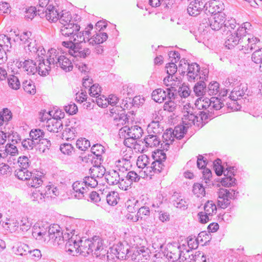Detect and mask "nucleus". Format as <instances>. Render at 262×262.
Returning a JSON list of instances; mask_svg holds the SVG:
<instances>
[{
    "label": "nucleus",
    "mask_w": 262,
    "mask_h": 262,
    "mask_svg": "<svg viewBox=\"0 0 262 262\" xmlns=\"http://www.w3.org/2000/svg\"><path fill=\"white\" fill-rule=\"evenodd\" d=\"M93 26L90 24L85 29L84 31L77 32L72 37V40L62 41V45L68 49V52L71 56L75 58H84L91 53V50L89 48H82L80 43L85 42L91 36V31L93 29Z\"/></svg>",
    "instance_id": "obj_1"
},
{
    "label": "nucleus",
    "mask_w": 262,
    "mask_h": 262,
    "mask_svg": "<svg viewBox=\"0 0 262 262\" xmlns=\"http://www.w3.org/2000/svg\"><path fill=\"white\" fill-rule=\"evenodd\" d=\"M31 32H24L20 35H16L15 41H20V44L23 46L27 55L31 58L40 57L46 55V51L42 46L38 44L36 40L31 37Z\"/></svg>",
    "instance_id": "obj_2"
},
{
    "label": "nucleus",
    "mask_w": 262,
    "mask_h": 262,
    "mask_svg": "<svg viewBox=\"0 0 262 262\" xmlns=\"http://www.w3.org/2000/svg\"><path fill=\"white\" fill-rule=\"evenodd\" d=\"M82 255L86 256L91 254L96 257H105L106 250L104 248L102 240L100 237L95 236L91 239H80Z\"/></svg>",
    "instance_id": "obj_3"
},
{
    "label": "nucleus",
    "mask_w": 262,
    "mask_h": 262,
    "mask_svg": "<svg viewBox=\"0 0 262 262\" xmlns=\"http://www.w3.org/2000/svg\"><path fill=\"white\" fill-rule=\"evenodd\" d=\"M48 61L53 63L54 68L60 67L66 72L71 71L73 68L71 60L55 49L51 48L49 50Z\"/></svg>",
    "instance_id": "obj_4"
},
{
    "label": "nucleus",
    "mask_w": 262,
    "mask_h": 262,
    "mask_svg": "<svg viewBox=\"0 0 262 262\" xmlns=\"http://www.w3.org/2000/svg\"><path fill=\"white\" fill-rule=\"evenodd\" d=\"M50 0H38L37 5L38 15L41 17H46L50 22H55L58 19L59 13L56 8L49 5Z\"/></svg>",
    "instance_id": "obj_5"
},
{
    "label": "nucleus",
    "mask_w": 262,
    "mask_h": 262,
    "mask_svg": "<svg viewBox=\"0 0 262 262\" xmlns=\"http://www.w3.org/2000/svg\"><path fill=\"white\" fill-rule=\"evenodd\" d=\"M48 235L49 239L47 241H51L54 246H60L64 244L65 238L70 236V233L68 232L63 235L60 227L57 224H53L50 226Z\"/></svg>",
    "instance_id": "obj_6"
},
{
    "label": "nucleus",
    "mask_w": 262,
    "mask_h": 262,
    "mask_svg": "<svg viewBox=\"0 0 262 262\" xmlns=\"http://www.w3.org/2000/svg\"><path fill=\"white\" fill-rule=\"evenodd\" d=\"M71 236L68 237V239L65 245L66 251L71 255H77L78 254L82 255V249L81 248V243L80 240L77 242V235L78 234V231L72 229L69 231Z\"/></svg>",
    "instance_id": "obj_7"
},
{
    "label": "nucleus",
    "mask_w": 262,
    "mask_h": 262,
    "mask_svg": "<svg viewBox=\"0 0 262 262\" xmlns=\"http://www.w3.org/2000/svg\"><path fill=\"white\" fill-rule=\"evenodd\" d=\"M217 193V206L224 209L230 205V200L234 199L238 192L232 189L220 188Z\"/></svg>",
    "instance_id": "obj_8"
},
{
    "label": "nucleus",
    "mask_w": 262,
    "mask_h": 262,
    "mask_svg": "<svg viewBox=\"0 0 262 262\" xmlns=\"http://www.w3.org/2000/svg\"><path fill=\"white\" fill-rule=\"evenodd\" d=\"M155 160L151 162L150 167L147 168V171H149L148 175L152 176V172L159 173L163 169L164 164L163 162L166 158V154L163 150H158L153 156Z\"/></svg>",
    "instance_id": "obj_9"
},
{
    "label": "nucleus",
    "mask_w": 262,
    "mask_h": 262,
    "mask_svg": "<svg viewBox=\"0 0 262 262\" xmlns=\"http://www.w3.org/2000/svg\"><path fill=\"white\" fill-rule=\"evenodd\" d=\"M196 100L195 101L194 105L190 103H187L183 107V112L184 113L182 118L183 124L187 125H194L196 115Z\"/></svg>",
    "instance_id": "obj_10"
},
{
    "label": "nucleus",
    "mask_w": 262,
    "mask_h": 262,
    "mask_svg": "<svg viewBox=\"0 0 262 262\" xmlns=\"http://www.w3.org/2000/svg\"><path fill=\"white\" fill-rule=\"evenodd\" d=\"M50 226L47 223L39 222L33 227L32 235L37 240L46 242L49 239L48 230Z\"/></svg>",
    "instance_id": "obj_11"
},
{
    "label": "nucleus",
    "mask_w": 262,
    "mask_h": 262,
    "mask_svg": "<svg viewBox=\"0 0 262 262\" xmlns=\"http://www.w3.org/2000/svg\"><path fill=\"white\" fill-rule=\"evenodd\" d=\"M241 50H243L245 53H249L253 50L257 51L262 49V43L257 37L248 36H245L243 44L241 45Z\"/></svg>",
    "instance_id": "obj_12"
},
{
    "label": "nucleus",
    "mask_w": 262,
    "mask_h": 262,
    "mask_svg": "<svg viewBox=\"0 0 262 262\" xmlns=\"http://www.w3.org/2000/svg\"><path fill=\"white\" fill-rule=\"evenodd\" d=\"M143 134V130L139 125H135L129 127L124 126L119 129V134L120 137H129V138L135 140L140 138Z\"/></svg>",
    "instance_id": "obj_13"
},
{
    "label": "nucleus",
    "mask_w": 262,
    "mask_h": 262,
    "mask_svg": "<svg viewBox=\"0 0 262 262\" xmlns=\"http://www.w3.org/2000/svg\"><path fill=\"white\" fill-rule=\"evenodd\" d=\"M209 70L206 67L201 68L198 64V76H199V81L198 82V97L204 95L206 92V84L208 77Z\"/></svg>",
    "instance_id": "obj_14"
},
{
    "label": "nucleus",
    "mask_w": 262,
    "mask_h": 262,
    "mask_svg": "<svg viewBox=\"0 0 262 262\" xmlns=\"http://www.w3.org/2000/svg\"><path fill=\"white\" fill-rule=\"evenodd\" d=\"M180 247L176 243L168 244L163 252L164 256L172 261L178 260L181 256Z\"/></svg>",
    "instance_id": "obj_15"
},
{
    "label": "nucleus",
    "mask_w": 262,
    "mask_h": 262,
    "mask_svg": "<svg viewBox=\"0 0 262 262\" xmlns=\"http://www.w3.org/2000/svg\"><path fill=\"white\" fill-rule=\"evenodd\" d=\"M45 55H41L40 57H37L38 61H39L37 68V72L40 75L46 76L49 74V72L51 70L52 68L53 67V63L52 62H49V50L47 53V58L45 61Z\"/></svg>",
    "instance_id": "obj_16"
},
{
    "label": "nucleus",
    "mask_w": 262,
    "mask_h": 262,
    "mask_svg": "<svg viewBox=\"0 0 262 262\" xmlns=\"http://www.w3.org/2000/svg\"><path fill=\"white\" fill-rule=\"evenodd\" d=\"M247 90L248 88L247 84L241 83L237 86L233 88V91L231 92L230 95L228 97V98L233 101L232 109L234 110H237L238 109L236 106H234V105L236 104V101L239 99V97H241L246 94Z\"/></svg>",
    "instance_id": "obj_17"
},
{
    "label": "nucleus",
    "mask_w": 262,
    "mask_h": 262,
    "mask_svg": "<svg viewBox=\"0 0 262 262\" xmlns=\"http://www.w3.org/2000/svg\"><path fill=\"white\" fill-rule=\"evenodd\" d=\"M79 123L75 119H71L66 125V128L62 133L63 138L67 140H73L77 136L79 130Z\"/></svg>",
    "instance_id": "obj_18"
},
{
    "label": "nucleus",
    "mask_w": 262,
    "mask_h": 262,
    "mask_svg": "<svg viewBox=\"0 0 262 262\" xmlns=\"http://www.w3.org/2000/svg\"><path fill=\"white\" fill-rule=\"evenodd\" d=\"M207 164L206 158L201 155L198 156V168H199L202 174L200 179H203L206 183L207 181H210L212 177L210 169L206 167Z\"/></svg>",
    "instance_id": "obj_19"
},
{
    "label": "nucleus",
    "mask_w": 262,
    "mask_h": 262,
    "mask_svg": "<svg viewBox=\"0 0 262 262\" xmlns=\"http://www.w3.org/2000/svg\"><path fill=\"white\" fill-rule=\"evenodd\" d=\"M84 182L82 181L75 182L72 185V193L74 197L77 199L86 198V195L90 191V188L85 186Z\"/></svg>",
    "instance_id": "obj_20"
},
{
    "label": "nucleus",
    "mask_w": 262,
    "mask_h": 262,
    "mask_svg": "<svg viewBox=\"0 0 262 262\" xmlns=\"http://www.w3.org/2000/svg\"><path fill=\"white\" fill-rule=\"evenodd\" d=\"M112 251L116 252L118 259H125L128 257L130 246L126 242H119L114 244L112 247Z\"/></svg>",
    "instance_id": "obj_21"
},
{
    "label": "nucleus",
    "mask_w": 262,
    "mask_h": 262,
    "mask_svg": "<svg viewBox=\"0 0 262 262\" xmlns=\"http://www.w3.org/2000/svg\"><path fill=\"white\" fill-rule=\"evenodd\" d=\"M203 9L210 16L213 14L216 15V13H220L224 9V5L219 1L213 0L208 3H205Z\"/></svg>",
    "instance_id": "obj_22"
},
{
    "label": "nucleus",
    "mask_w": 262,
    "mask_h": 262,
    "mask_svg": "<svg viewBox=\"0 0 262 262\" xmlns=\"http://www.w3.org/2000/svg\"><path fill=\"white\" fill-rule=\"evenodd\" d=\"M149 258V250L144 247L137 248L132 255V259L135 262H146Z\"/></svg>",
    "instance_id": "obj_23"
},
{
    "label": "nucleus",
    "mask_w": 262,
    "mask_h": 262,
    "mask_svg": "<svg viewBox=\"0 0 262 262\" xmlns=\"http://www.w3.org/2000/svg\"><path fill=\"white\" fill-rule=\"evenodd\" d=\"M210 16V15L204 10H201L199 13H198V20L199 22L198 30L201 32H204L209 29Z\"/></svg>",
    "instance_id": "obj_24"
},
{
    "label": "nucleus",
    "mask_w": 262,
    "mask_h": 262,
    "mask_svg": "<svg viewBox=\"0 0 262 262\" xmlns=\"http://www.w3.org/2000/svg\"><path fill=\"white\" fill-rule=\"evenodd\" d=\"M245 37L243 35L238 34V31L237 30V32L230 34L227 37L225 41L226 47L230 49L238 43L242 45L243 44Z\"/></svg>",
    "instance_id": "obj_25"
},
{
    "label": "nucleus",
    "mask_w": 262,
    "mask_h": 262,
    "mask_svg": "<svg viewBox=\"0 0 262 262\" xmlns=\"http://www.w3.org/2000/svg\"><path fill=\"white\" fill-rule=\"evenodd\" d=\"M80 27L74 21L67 24L64 26H61L60 32L62 35L67 37H69L70 39H72V37L77 32L79 31Z\"/></svg>",
    "instance_id": "obj_26"
},
{
    "label": "nucleus",
    "mask_w": 262,
    "mask_h": 262,
    "mask_svg": "<svg viewBox=\"0 0 262 262\" xmlns=\"http://www.w3.org/2000/svg\"><path fill=\"white\" fill-rule=\"evenodd\" d=\"M187 244L188 247L191 250H187L188 258H185L188 259V262H196V237L194 236L193 237L189 236L187 238Z\"/></svg>",
    "instance_id": "obj_27"
},
{
    "label": "nucleus",
    "mask_w": 262,
    "mask_h": 262,
    "mask_svg": "<svg viewBox=\"0 0 262 262\" xmlns=\"http://www.w3.org/2000/svg\"><path fill=\"white\" fill-rule=\"evenodd\" d=\"M132 157L130 154L129 155H126L116 162V167L120 172L123 173L130 169L132 167L130 159Z\"/></svg>",
    "instance_id": "obj_28"
},
{
    "label": "nucleus",
    "mask_w": 262,
    "mask_h": 262,
    "mask_svg": "<svg viewBox=\"0 0 262 262\" xmlns=\"http://www.w3.org/2000/svg\"><path fill=\"white\" fill-rule=\"evenodd\" d=\"M151 96L152 99L158 103H162L167 99H174L171 96L170 92L165 91L162 89H157L154 90L152 93Z\"/></svg>",
    "instance_id": "obj_29"
},
{
    "label": "nucleus",
    "mask_w": 262,
    "mask_h": 262,
    "mask_svg": "<svg viewBox=\"0 0 262 262\" xmlns=\"http://www.w3.org/2000/svg\"><path fill=\"white\" fill-rule=\"evenodd\" d=\"M46 126L47 130L50 132L58 133L61 131L63 128L62 121L59 119L52 118L49 119L46 123Z\"/></svg>",
    "instance_id": "obj_30"
},
{
    "label": "nucleus",
    "mask_w": 262,
    "mask_h": 262,
    "mask_svg": "<svg viewBox=\"0 0 262 262\" xmlns=\"http://www.w3.org/2000/svg\"><path fill=\"white\" fill-rule=\"evenodd\" d=\"M225 20L224 14H217L216 15H214L212 19H210L209 27L214 31L219 30L223 25L225 26H227V24H225Z\"/></svg>",
    "instance_id": "obj_31"
},
{
    "label": "nucleus",
    "mask_w": 262,
    "mask_h": 262,
    "mask_svg": "<svg viewBox=\"0 0 262 262\" xmlns=\"http://www.w3.org/2000/svg\"><path fill=\"white\" fill-rule=\"evenodd\" d=\"M143 142L145 143L146 147L153 148L159 146L161 141L158 135L148 134L144 138Z\"/></svg>",
    "instance_id": "obj_32"
},
{
    "label": "nucleus",
    "mask_w": 262,
    "mask_h": 262,
    "mask_svg": "<svg viewBox=\"0 0 262 262\" xmlns=\"http://www.w3.org/2000/svg\"><path fill=\"white\" fill-rule=\"evenodd\" d=\"M121 175L116 170H111L105 174V179L108 184L111 185H114L119 182Z\"/></svg>",
    "instance_id": "obj_33"
},
{
    "label": "nucleus",
    "mask_w": 262,
    "mask_h": 262,
    "mask_svg": "<svg viewBox=\"0 0 262 262\" xmlns=\"http://www.w3.org/2000/svg\"><path fill=\"white\" fill-rule=\"evenodd\" d=\"M173 205L177 208L185 209L187 208V203L178 193L174 192L171 198Z\"/></svg>",
    "instance_id": "obj_34"
},
{
    "label": "nucleus",
    "mask_w": 262,
    "mask_h": 262,
    "mask_svg": "<svg viewBox=\"0 0 262 262\" xmlns=\"http://www.w3.org/2000/svg\"><path fill=\"white\" fill-rule=\"evenodd\" d=\"M163 138L164 141L161 144V147H163V150H168L170 144L174 141L175 137L173 135L172 131L171 129L167 130L163 135Z\"/></svg>",
    "instance_id": "obj_35"
},
{
    "label": "nucleus",
    "mask_w": 262,
    "mask_h": 262,
    "mask_svg": "<svg viewBox=\"0 0 262 262\" xmlns=\"http://www.w3.org/2000/svg\"><path fill=\"white\" fill-rule=\"evenodd\" d=\"M23 68L28 74L34 75L37 72L36 63L32 59L25 60L23 64Z\"/></svg>",
    "instance_id": "obj_36"
},
{
    "label": "nucleus",
    "mask_w": 262,
    "mask_h": 262,
    "mask_svg": "<svg viewBox=\"0 0 262 262\" xmlns=\"http://www.w3.org/2000/svg\"><path fill=\"white\" fill-rule=\"evenodd\" d=\"M43 191L45 193L44 195L47 199L55 198L59 194V191L57 187L51 183H49V184L46 186Z\"/></svg>",
    "instance_id": "obj_37"
},
{
    "label": "nucleus",
    "mask_w": 262,
    "mask_h": 262,
    "mask_svg": "<svg viewBox=\"0 0 262 262\" xmlns=\"http://www.w3.org/2000/svg\"><path fill=\"white\" fill-rule=\"evenodd\" d=\"M163 130V127L160 124L159 120L152 121L147 126V132L148 134L159 136Z\"/></svg>",
    "instance_id": "obj_38"
},
{
    "label": "nucleus",
    "mask_w": 262,
    "mask_h": 262,
    "mask_svg": "<svg viewBox=\"0 0 262 262\" xmlns=\"http://www.w3.org/2000/svg\"><path fill=\"white\" fill-rule=\"evenodd\" d=\"M114 118V122L118 126H121L122 125H126L128 123L129 120L127 115L124 113L120 114H113Z\"/></svg>",
    "instance_id": "obj_39"
},
{
    "label": "nucleus",
    "mask_w": 262,
    "mask_h": 262,
    "mask_svg": "<svg viewBox=\"0 0 262 262\" xmlns=\"http://www.w3.org/2000/svg\"><path fill=\"white\" fill-rule=\"evenodd\" d=\"M108 36L106 33L101 32L99 31L98 33H97L96 35H94L92 37L90 38L88 40L90 45L93 46L96 44H100L105 41Z\"/></svg>",
    "instance_id": "obj_40"
},
{
    "label": "nucleus",
    "mask_w": 262,
    "mask_h": 262,
    "mask_svg": "<svg viewBox=\"0 0 262 262\" xmlns=\"http://www.w3.org/2000/svg\"><path fill=\"white\" fill-rule=\"evenodd\" d=\"M149 158L145 155H142L138 157L137 160V165L139 168L145 169L144 172L148 175L149 171H147V168L150 167Z\"/></svg>",
    "instance_id": "obj_41"
},
{
    "label": "nucleus",
    "mask_w": 262,
    "mask_h": 262,
    "mask_svg": "<svg viewBox=\"0 0 262 262\" xmlns=\"http://www.w3.org/2000/svg\"><path fill=\"white\" fill-rule=\"evenodd\" d=\"M91 175L98 180L102 178L105 173V168L102 165H95L90 169Z\"/></svg>",
    "instance_id": "obj_42"
},
{
    "label": "nucleus",
    "mask_w": 262,
    "mask_h": 262,
    "mask_svg": "<svg viewBox=\"0 0 262 262\" xmlns=\"http://www.w3.org/2000/svg\"><path fill=\"white\" fill-rule=\"evenodd\" d=\"M27 184L31 187H38L43 183L42 177L36 174H33L32 176L27 180Z\"/></svg>",
    "instance_id": "obj_43"
},
{
    "label": "nucleus",
    "mask_w": 262,
    "mask_h": 262,
    "mask_svg": "<svg viewBox=\"0 0 262 262\" xmlns=\"http://www.w3.org/2000/svg\"><path fill=\"white\" fill-rule=\"evenodd\" d=\"M171 82L169 84V88L167 89V91L170 92L171 93V96L174 98V93L178 91V88L179 89L181 85V81L180 79L173 76L172 80H171Z\"/></svg>",
    "instance_id": "obj_44"
},
{
    "label": "nucleus",
    "mask_w": 262,
    "mask_h": 262,
    "mask_svg": "<svg viewBox=\"0 0 262 262\" xmlns=\"http://www.w3.org/2000/svg\"><path fill=\"white\" fill-rule=\"evenodd\" d=\"M44 194L43 191L35 190L32 193L30 199L32 201L35 203H42L45 202L47 199Z\"/></svg>",
    "instance_id": "obj_45"
},
{
    "label": "nucleus",
    "mask_w": 262,
    "mask_h": 262,
    "mask_svg": "<svg viewBox=\"0 0 262 262\" xmlns=\"http://www.w3.org/2000/svg\"><path fill=\"white\" fill-rule=\"evenodd\" d=\"M183 125H178L175 127L174 129L172 130L173 135L174 136L175 138L177 139H182L184 135L186 133L187 129L192 125H187L183 124Z\"/></svg>",
    "instance_id": "obj_46"
},
{
    "label": "nucleus",
    "mask_w": 262,
    "mask_h": 262,
    "mask_svg": "<svg viewBox=\"0 0 262 262\" xmlns=\"http://www.w3.org/2000/svg\"><path fill=\"white\" fill-rule=\"evenodd\" d=\"M29 137L38 144L40 143L42 138L45 137V133L40 129H33L30 132Z\"/></svg>",
    "instance_id": "obj_47"
},
{
    "label": "nucleus",
    "mask_w": 262,
    "mask_h": 262,
    "mask_svg": "<svg viewBox=\"0 0 262 262\" xmlns=\"http://www.w3.org/2000/svg\"><path fill=\"white\" fill-rule=\"evenodd\" d=\"M15 176L19 179L23 181H27L32 176V172L27 169H25L21 168H17L15 170Z\"/></svg>",
    "instance_id": "obj_48"
},
{
    "label": "nucleus",
    "mask_w": 262,
    "mask_h": 262,
    "mask_svg": "<svg viewBox=\"0 0 262 262\" xmlns=\"http://www.w3.org/2000/svg\"><path fill=\"white\" fill-rule=\"evenodd\" d=\"M104 147L100 144L93 145L91 148V152L96 156L97 160L102 161V154L104 152Z\"/></svg>",
    "instance_id": "obj_49"
},
{
    "label": "nucleus",
    "mask_w": 262,
    "mask_h": 262,
    "mask_svg": "<svg viewBox=\"0 0 262 262\" xmlns=\"http://www.w3.org/2000/svg\"><path fill=\"white\" fill-rule=\"evenodd\" d=\"M3 226L4 228L9 230L11 232H14L18 228L19 223L15 219H9L6 222L3 223Z\"/></svg>",
    "instance_id": "obj_50"
},
{
    "label": "nucleus",
    "mask_w": 262,
    "mask_h": 262,
    "mask_svg": "<svg viewBox=\"0 0 262 262\" xmlns=\"http://www.w3.org/2000/svg\"><path fill=\"white\" fill-rule=\"evenodd\" d=\"M15 248V253L21 256L26 255L31 251V249L29 246L24 243H18Z\"/></svg>",
    "instance_id": "obj_51"
},
{
    "label": "nucleus",
    "mask_w": 262,
    "mask_h": 262,
    "mask_svg": "<svg viewBox=\"0 0 262 262\" xmlns=\"http://www.w3.org/2000/svg\"><path fill=\"white\" fill-rule=\"evenodd\" d=\"M61 26H64L74 21L72 19V16L70 12L62 11L61 14L59 15L58 19Z\"/></svg>",
    "instance_id": "obj_52"
},
{
    "label": "nucleus",
    "mask_w": 262,
    "mask_h": 262,
    "mask_svg": "<svg viewBox=\"0 0 262 262\" xmlns=\"http://www.w3.org/2000/svg\"><path fill=\"white\" fill-rule=\"evenodd\" d=\"M138 201L134 198H129L125 203V207L129 212H134L139 208Z\"/></svg>",
    "instance_id": "obj_53"
},
{
    "label": "nucleus",
    "mask_w": 262,
    "mask_h": 262,
    "mask_svg": "<svg viewBox=\"0 0 262 262\" xmlns=\"http://www.w3.org/2000/svg\"><path fill=\"white\" fill-rule=\"evenodd\" d=\"M9 86L13 90H18L20 86V83L18 77L13 75H10L7 78Z\"/></svg>",
    "instance_id": "obj_54"
},
{
    "label": "nucleus",
    "mask_w": 262,
    "mask_h": 262,
    "mask_svg": "<svg viewBox=\"0 0 262 262\" xmlns=\"http://www.w3.org/2000/svg\"><path fill=\"white\" fill-rule=\"evenodd\" d=\"M23 87L25 92L30 94L33 95L36 93V88L33 81L31 80H26L23 82Z\"/></svg>",
    "instance_id": "obj_55"
},
{
    "label": "nucleus",
    "mask_w": 262,
    "mask_h": 262,
    "mask_svg": "<svg viewBox=\"0 0 262 262\" xmlns=\"http://www.w3.org/2000/svg\"><path fill=\"white\" fill-rule=\"evenodd\" d=\"M204 213L212 216L213 213H215L216 211V206L215 204L213 203L212 201H208L205 204L204 206Z\"/></svg>",
    "instance_id": "obj_56"
},
{
    "label": "nucleus",
    "mask_w": 262,
    "mask_h": 262,
    "mask_svg": "<svg viewBox=\"0 0 262 262\" xmlns=\"http://www.w3.org/2000/svg\"><path fill=\"white\" fill-rule=\"evenodd\" d=\"M225 177L221 180V184L225 187H231L235 184L236 179L234 178V176L228 175L224 173Z\"/></svg>",
    "instance_id": "obj_57"
},
{
    "label": "nucleus",
    "mask_w": 262,
    "mask_h": 262,
    "mask_svg": "<svg viewBox=\"0 0 262 262\" xmlns=\"http://www.w3.org/2000/svg\"><path fill=\"white\" fill-rule=\"evenodd\" d=\"M11 40L10 37L5 34H0V46L8 51L11 48Z\"/></svg>",
    "instance_id": "obj_58"
},
{
    "label": "nucleus",
    "mask_w": 262,
    "mask_h": 262,
    "mask_svg": "<svg viewBox=\"0 0 262 262\" xmlns=\"http://www.w3.org/2000/svg\"><path fill=\"white\" fill-rule=\"evenodd\" d=\"M60 150L64 155L71 156L75 152V148L70 143H64L60 146Z\"/></svg>",
    "instance_id": "obj_59"
},
{
    "label": "nucleus",
    "mask_w": 262,
    "mask_h": 262,
    "mask_svg": "<svg viewBox=\"0 0 262 262\" xmlns=\"http://www.w3.org/2000/svg\"><path fill=\"white\" fill-rule=\"evenodd\" d=\"M240 83V80L237 76H230L227 78L223 82V84L226 87H236Z\"/></svg>",
    "instance_id": "obj_60"
},
{
    "label": "nucleus",
    "mask_w": 262,
    "mask_h": 262,
    "mask_svg": "<svg viewBox=\"0 0 262 262\" xmlns=\"http://www.w3.org/2000/svg\"><path fill=\"white\" fill-rule=\"evenodd\" d=\"M82 182H84L85 186L89 187V188L95 187L97 186L99 182L97 179L93 178L91 175L90 177H85Z\"/></svg>",
    "instance_id": "obj_61"
},
{
    "label": "nucleus",
    "mask_w": 262,
    "mask_h": 262,
    "mask_svg": "<svg viewBox=\"0 0 262 262\" xmlns=\"http://www.w3.org/2000/svg\"><path fill=\"white\" fill-rule=\"evenodd\" d=\"M211 105V99L203 97L198 98V109H205L209 107Z\"/></svg>",
    "instance_id": "obj_62"
},
{
    "label": "nucleus",
    "mask_w": 262,
    "mask_h": 262,
    "mask_svg": "<svg viewBox=\"0 0 262 262\" xmlns=\"http://www.w3.org/2000/svg\"><path fill=\"white\" fill-rule=\"evenodd\" d=\"M251 59L254 63L260 64L262 71V49L255 51L252 54Z\"/></svg>",
    "instance_id": "obj_63"
},
{
    "label": "nucleus",
    "mask_w": 262,
    "mask_h": 262,
    "mask_svg": "<svg viewBox=\"0 0 262 262\" xmlns=\"http://www.w3.org/2000/svg\"><path fill=\"white\" fill-rule=\"evenodd\" d=\"M119 199L118 193L116 191H112L106 195V201L110 205H116Z\"/></svg>",
    "instance_id": "obj_64"
}]
</instances>
